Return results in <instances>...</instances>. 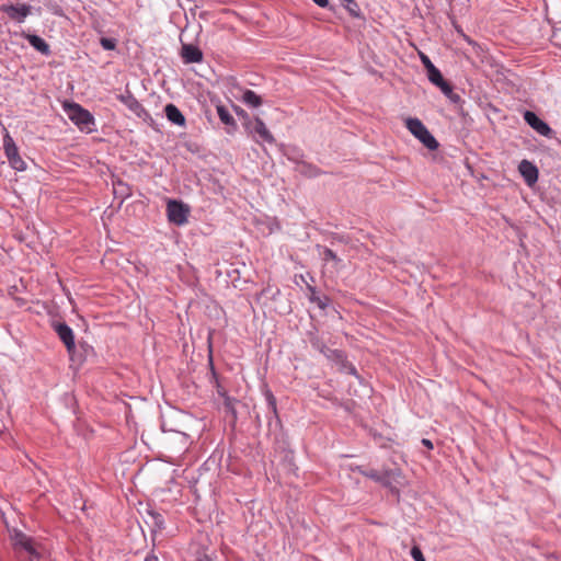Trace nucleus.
I'll use <instances>...</instances> for the list:
<instances>
[{"mask_svg":"<svg viewBox=\"0 0 561 561\" xmlns=\"http://www.w3.org/2000/svg\"><path fill=\"white\" fill-rule=\"evenodd\" d=\"M225 88L226 98L231 105L234 102H243L247 105H260L262 102L260 95L240 85L234 78L227 79Z\"/></svg>","mask_w":561,"mask_h":561,"instance_id":"nucleus-1","label":"nucleus"},{"mask_svg":"<svg viewBox=\"0 0 561 561\" xmlns=\"http://www.w3.org/2000/svg\"><path fill=\"white\" fill-rule=\"evenodd\" d=\"M405 127L428 150L434 151L439 147L436 138L430 133L427 127L419 118H407Z\"/></svg>","mask_w":561,"mask_h":561,"instance_id":"nucleus-2","label":"nucleus"},{"mask_svg":"<svg viewBox=\"0 0 561 561\" xmlns=\"http://www.w3.org/2000/svg\"><path fill=\"white\" fill-rule=\"evenodd\" d=\"M363 473L367 478L389 488L392 493L399 495V490L397 485L403 484V477L400 469L385 470L382 472L377 470H369Z\"/></svg>","mask_w":561,"mask_h":561,"instance_id":"nucleus-3","label":"nucleus"},{"mask_svg":"<svg viewBox=\"0 0 561 561\" xmlns=\"http://www.w3.org/2000/svg\"><path fill=\"white\" fill-rule=\"evenodd\" d=\"M68 118L83 133L95 130V119L84 107H64Z\"/></svg>","mask_w":561,"mask_h":561,"instance_id":"nucleus-4","label":"nucleus"},{"mask_svg":"<svg viewBox=\"0 0 561 561\" xmlns=\"http://www.w3.org/2000/svg\"><path fill=\"white\" fill-rule=\"evenodd\" d=\"M247 131L252 136L255 142L262 145L264 142L273 145L275 144V138L272 133L267 129L264 122L255 117L253 121H247L243 123Z\"/></svg>","mask_w":561,"mask_h":561,"instance_id":"nucleus-5","label":"nucleus"},{"mask_svg":"<svg viewBox=\"0 0 561 561\" xmlns=\"http://www.w3.org/2000/svg\"><path fill=\"white\" fill-rule=\"evenodd\" d=\"M190 207L176 199H169L167 203V216L170 222L183 226L187 222Z\"/></svg>","mask_w":561,"mask_h":561,"instance_id":"nucleus-6","label":"nucleus"},{"mask_svg":"<svg viewBox=\"0 0 561 561\" xmlns=\"http://www.w3.org/2000/svg\"><path fill=\"white\" fill-rule=\"evenodd\" d=\"M53 328L60 341L65 344L71 360H75L76 343L73 330L65 322L54 323Z\"/></svg>","mask_w":561,"mask_h":561,"instance_id":"nucleus-7","label":"nucleus"},{"mask_svg":"<svg viewBox=\"0 0 561 561\" xmlns=\"http://www.w3.org/2000/svg\"><path fill=\"white\" fill-rule=\"evenodd\" d=\"M32 7L30 4H2L0 11L8 14V16L16 23H24L26 18L32 13Z\"/></svg>","mask_w":561,"mask_h":561,"instance_id":"nucleus-8","label":"nucleus"},{"mask_svg":"<svg viewBox=\"0 0 561 561\" xmlns=\"http://www.w3.org/2000/svg\"><path fill=\"white\" fill-rule=\"evenodd\" d=\"M524 119L526 123L536 130L539 135L545 137H551L552 136V129L549 127V125L540 119L534 112L526 111L524 113Z\"/></svg>","mask_w":561,"mask_h":561,"instance_id":"nucleus-9","label":"nucleus"},{"mask_svg":"<svg viewBox=\"0 0 561 561\" xmlns=\"http://www.w3.org/2000/svg\"><path fill=\"white\" fill-rule=\"evenodd\" d=\"M518 171L528 186H533L538 181V168L528 160H522Z\"/></svg>","mask_w":561,"mask_h":561,"instance_id":"nucleus-10","label":"nucleus"},{"mask_svg":"<svg viewBox=\"0 0 561 561\" xmlns=\"http://www.w3.org/2000/svg\"><path fill=\"white\" fill-rule=\"evenodd\" d=\"M181 57L184 64H195L203 60V53L195 45L183 44L181 49Z\"/></svg>","mask_w":561,"mask_h":561,"instance_id":"nucleus-11","label":"nucleus"},{"mask_svg":"<svg viewBox=\"0 0 561 561\" xmlns=\"http://www.w3.org/2000/svg\"><path fill=\"white\" fill-rule=\"evenodd\" d=\"M22 36L30 43V45L44 56L50 55V47L49 45L38 35L35 34H28L25 32H22Z\"/></svg>","mask_w":561,"mask_h":561,"instance_id":"nucleus-12","label":"nucleus"},{"mask_svg":"<svg viewBox=\"0 0 561 561\" xmlns=\"http://www.w3.org/2000/svg\"><path fill=\"white\" fill-rule=\"evenodd\" d=\"M307 290L310 302L316 304L321 310H325L329 307L331 300L327 295H320L311 284H307Z\"/></svg>","mask_w":561,"mask_h":561,"instance_id":"nucleus-13","label":"nucleus"},{"mask_svg":"<svg viewBox=\"0 0 561 561\" xmlns=\"http://www.w3.org/2000/svg\"><path fill=\"white\" fill-rule=\"evenodd\" d=\"M421 61L424 66V68L427 71V78L428 80L433 82H437L442 80V72L438 68L434 66V64L431 61L430 57L423 53L420 54Z\"/></svg>","mask_w":561,"mask_h":561,"instance_id":"nucleus-14","label":"nucleus"},{"mask_svg":"<svg viewBox=\"0 0 561 561\" xmlns=\"http://www.w3.org/2000/svg\"><path fill=\"white\" fill-rule=\"evenodd\" d=\"M220 121L227 126V133L232 134L236 130V122L231 113L229 112V107H216Z\"/></svg>","mask_w":561,"mask_h":561,"instance_id":"nucleus-15","label":"nucleus"},{"mask_svg":"<svg viewBox=\"0 0 561 561\" xmlns=\"http://www.w3.org/2000/svg\"><path fill=\"white\" fill-rule=\"evenodd\" d=\"M323 356L330 360L331 363H333L334 365H336L339 367V369L342 367V365L345 363V360L347 359L346 357V354L341 351V350H332V348H328L325 351V353L323 354Z\"/></svg>","mask_w":561,"mask_h":561,"instance_id":"nucleus-16","label":"nucleus"},{"mask_svg":"<svg viewBox=\"0 0 561 561\" xmlns=\"http://www.w3.org/2000/svg\"><path fill=\"white\" fill-rule=\"evenodd\" d=\"M434 85L439 88V90L453 102L458 103L460 100L459 94L455 93L453 87L449 82H447L443 77L442 80L437 82H433Z\"/></svg>","mask_w":561,"mask_h":561,"instance_id":"nucleus-17","label":"nucleus"},{"mask_svg":"<svg viewBox=\"0 0 561 561\" xmlns=\"http://www.w3.org/2000/svg\"><path fill=\"white\" fill-rule=\"evenodd\" d=\"M3 150L8 160L19 154L18 146L15 145L13 138L10 136L8 131L3 137Z\"/></svg>","mask_w":561,"mask_h":561,"instance_id":"nucleus-18","label":"nucleus"},{"mask_svg":"<svg viewBox=\"0 0 561 561\" xmlns=\"http://www.w3.org/2000/svg\"><path fill=\"white\" fill-rule=\"evenodd\" d=\"M168 119L176 124L179 126H183L185 124V117L180 112L179 107H164Z\"/></svg>","mask_w":561,"mask_h":561,"instance_id":"nucleus-19","label":"nucleus"},{"mask_svg":"<svg viewBox=\"0 0 561 561\" xmlns=\"http://www.w3.org/2000/svg\"><path fill=\"white\" fill-rule=\"evenodd\" d=\"M309 343L311 344L312 348L320 352L322 355L325 353V351L329 348L325 343L313 332L308 333Z\"/></svg>","mask_w":561,"mask_h":561,"instance_id":"nucleus-20","label":"nucleus"},{"mask_svg":"<svg viewBox=\"0 0 561 561\" xmlns=\"http://www.w3.org/2000/svg\"><path fill=\"white\" fill-rule=\"evenodd\" d=\"M343 7L347 10V12L352 16L358 18L360 15L359 7H358V4L356 3L355 0H344L343 1Z\"/></svg>","mask_w":561,"mask_h":561,"instance_id":"nucleus-21","label":"nucleus"},{"mask_svg":"<svg viewBox=\"0 0 561 561\" xmlns=\"http://www.w3.org/2000/svg\"><path fill=\"white\" fill-rule=\"evenodd\" d=\"M318 249L322 250V256L324 261H333L335 264H340L342 260L331 249L318 245Z\"/></svg>","mask_w":561,"mask_h":561,"instance_id":"nucleus-22","label":"nucleus"},{"mask_svg":"<svg viewBox=\"0 0 561 561\" xmlns=\"http://www.w3.org/2000/svg\"><path fill=\"white\" fill-rule=\"evenodd\" d=\"M299 172L309 178H316L320 174V171L316 167L306 163L299 167Z\"/></svg>","mask_w":561,"mask_h":561,"instance_id":"nucleus-23","label":"nucleus"},{"mask_svg":"<svg viewBox=\"0 0 561 561\" xmlns=\"http://www.w3.org/2000/svg\"><path fill=\"white\" fill-rule=\"evenodd\" d=\"M265 399H266L267 408L271 411V413L274 416H277L276 398L274 397V394L272 393L271 390L265 391Z\"/></svg>","mask_w":561,"mask_h":561,"instance_id":"nucleus-24","label":"nucleus"},{"mask_svg":"<svg viewBox=\"0 0 561 561\" xmlns=\"http://www.w3.org/2000/svg\"><path fill=\"white\" fill-rule=\"evenodd\" d=\"M9 163L10 165L16 170V171H24L26 170V163L25 161L21 158L20 153L10 158L9 160Z\"/></svg>","mask_w":561,"mask_h":561,"instance_id":"nucleus-25","label":"nucleus"},{"mask_svg":"<svg viewBox=\"0 0 561 561\" xmlns=\"http://www.w3.org/2000/svg\"><path fill=\"white\" fill-rule=\"evenodd\" d=\"M341 371L343 373H346L348 375H353L355 377H358V374H357V369L356 367L351 364L347 359L345 360V363L342 365V367L340 368Z\"/></svg>","mask_w":561,"mask_h":561,"instance_id":"nucleus-26","label":"nucleus"},{"mask_svg":"<svg viewBox=\"0 0 561 561\" xmlns=\"http://www.w3.org/2000/svg\"><path fill=\"white\" fill-rule=\"evenodd\" d=\"M100 44L105 50H113L116 47V41L114 38L102 37Z\"/></svg>","mask_w":561,"mask_h":561,"instance_id":"nucleus-27","label":"nucleus"},{"mask_svg":"<svg viewBox=\"0 0 561 561\" xmlns=\"http://www.w3.org/2000/svg\"><path fill=\"white\" fill-rule=\"evenodd\" d=\"M410 554L414 561H425V558L419 546H413Z\"/></svg>","mask_w":561,"mask_h":561,"instance_id":"nucleus-28","label":"nucleus"},{"mask_svg":"<svg viewBox=\"0 0 561 561\" xmlns=\"http://www.w3.org/2000/svg\"><path fill=\"white\" fill-rule=\"evenodd\" d=\"M236 110V113L238 117L242 121V124L247 121H252L248 113L242 107H233Z\"/></svg>","mask_w":561,"mask_h":561,"instance_id":"nucleus-29","label":"nucleus"},{"mask_svg":"<svg viewBox=\"0 0 561 561\" xmlns=\"http://www.w3.org/2000/svg\"><path fill=\"white\" fill-rule=\"evenodd\" d=\"M234 400L231 399L228 396H225V407L232 412V414H236L234 408H233Z\"/></svg>","mask_w":561,"mask_h":561,"instance_id":"nucleus-30","label":"nucleus"},{"mask_svg":"<svg viewBox=\"0 0 561 561\" xmlns=\"http://www.w3.org/2000/svg\"><path fill=\"white\" fill-rule=\"evenodd\" d=\"M320 8H327L329 5L328 0H312Z\"/></svg>","mask_w":561,"mask_h":561,"instance_id":"nucleus-31","label":"nucleus"},{"mask_svg":"<svg viewBox=\"0 0 561 561\" xmlns=\"http://www.w3.org/2000/svg\"><path fill=\"white\" fill-rule=\"evenodd\" d=\"M145 561H159V560H158V557L153 552H151L146 556Z\"/></svg>","mask_w":561,"mask_h":561,"instance_id":"nucleus-32","label":"nucleus"},{"mask_svg":"<svg viewBox=\"0 0 561 561\" xmlns=\"http://www.w3.org/2000/svg\"><path fill=\"white\" fill-rule=\"evenodd\" d=\"M422 444H423L425 447H427L428 449H432V448H433V443H432L430 439H427V438H423V439H422Z\"/></svg>","mask_w":561,"mask_h":561,"instance_id":"nucleus-33","label":"nucleus"},{"mask_svg":"<svg viewBox=\"0 0 561 561\" xmlns=\"http://www.w3.org/2000/svg\"><path fill=\"white\" fill-rule=\"evenodd\" d=\"M463 38H465V41H466L468 44L472 45L473 47H479V45H478L474 41H472L469 36L463 35Z\"/></svg>","mask_w":561,"mask_h":561,"instance_id":"nucleus-34","label":"nucleus"},{"mask_svg":"<svg viewBox=\"0 0 561 561\" xmlns=\"http://www.w3.org/2000/svg\"><path fill=\"white\" fill-rule=\"evenodd\" d=\"M135 108H136V110H138V111H137V115H138V116H140V117H141L142 115H147V112H146V110H145V107H144V106L135 107Z\"/></svg>","mask_w":561,"mask_h":561,"instance_id":"nucleus-35","label":"nucleus"},{"mask_svg":"<svg viewBox=\"0 0 561 561\" xmlns=\"http://www.w3.org/2000/svg\"><path fill=\"white\" fill-rule=\"evenodd\" d=\"M62 105L68 106V105H78V104H77V103H73V102H68V101H66V102H64V104H62Z\"/></svg>","mask_w":561,"mask_h":561,"instance_id":"nucleus-36","label":"nucleus"},{"mask_svg":"<svg viewBox=\"0 0 561 561\" xmlns=\"http://www.w3.org/2000/svg\"><path fill=\"white\" fill-rule=\"evenodd\" d=\"M300 278H301V280H302L306 285H307V284H309V283L306 280V278H305V276H304V275H300Z\"/></svg>","mask_w":561,"mask_h":561,"instance_id":"nucleus-37","label":"nucleus"}]
</instances>
